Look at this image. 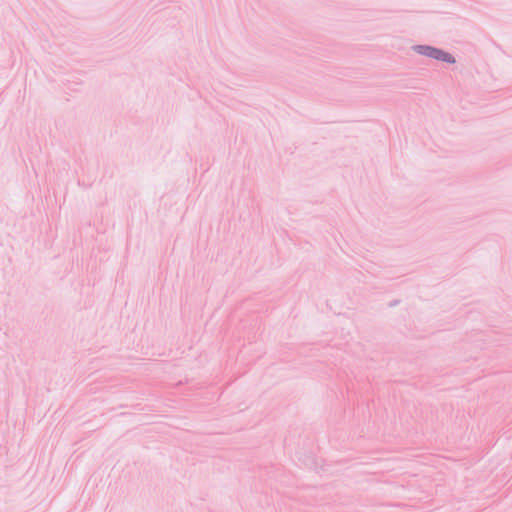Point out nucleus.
Instances as JSON below:
<instances>
[{
  "instance_id": "1",
  "label": "nucleus",
  "mask_w": 512,
  "mask_h": 512,
  "mask_svg": "<svg viewBox=\"0 0 512 512\" xmlns=\"http://www.w3.org/2000/svg\"><path fill=\"white\" fill-rule=\"evenodd\" d=\"M417 51L423 55H426L428 57H431V58H434L437 60H441L444 62L453 63L455 61L454 58L450 54H448L444 51L438 50L436 48H433V47L419 46L417 48Z\"/></svg>"
}]
</instances>
